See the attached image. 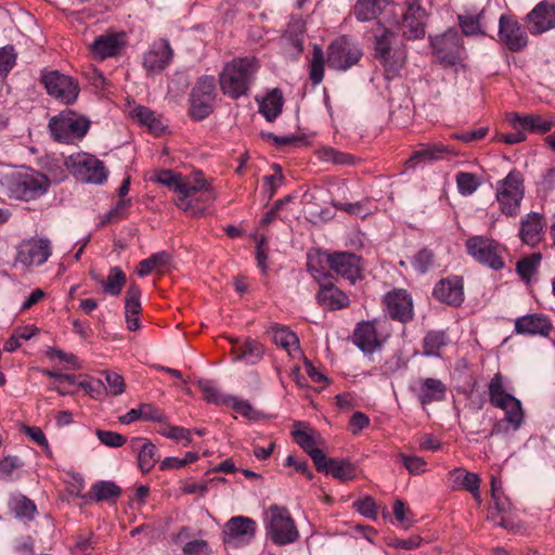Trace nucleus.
I'll use <instances>...</instances> for the list:
<instances>
[{"mask_svg":"<svg viewBox=\"0 0 555 555\" xmlns=\"http://www.w3.org/2000/svg\"><path fill=\"white\" fill-rule=\"evenodd\" d=\"M373 57L379 63L387 80L398 77L405 66L408 49L398 34L377 24L372 30Z\"/></svg>","mask_w":555,"mask_h":555,"instance_id":"f257e3e1","label":"nucleus"},{"mask_svg":"<svg viewBox=\"0 0 555 555\" xmlns=\"http://www.w3.org/2000/svg\"><path fill=\"white\" fill-rule=\"evenodd\" d=\"M152 181L168 186L178 193L176 205L178 208L189 212L191 216H199L203 209L193 204V197L197 193L208 192L210 186L203 178L202 173H197L193 179L183 177L172 170H160L151 178Z\"/></svg>","mask_w":555,"mask_h":555,"instance_id":"f03ea898","label":"nucleus"},{"mask_svg":"<svg viewBox=\"0 0 555 555\" xmlns=\"http://www.w3.org/2000/svg\"><path fill=\"white\" fill-rule=\"evenodd\" d=\"M258 69L254 57H238L227 63L219 74L221 91L232 99L246 95Z\"/></svg>","mask_w":555,"mask_h":555,"instance_id":"7ed1b4c3","label":"nucleus"},{"mask_svg":"<svg viewBox=\"0 0 555 555\" xmlns=\"http://www.w3.org/2000/svg\"><path fill=\"white\" fill-rule=\"evenodd\" d=\"M1 184L10 197L22 201L36 199L46 194L50 188V180L43 173L25 168L4 175Z\"/></svg>","mask_w":555,"mask_h":555,"instance_id":"20e7f679","label":"nucleus"},{"mask_svg":"<svg viewBox=\"0 0 555 555\" xmlns=\"http://www.w3.org/2000/svg\"><path fill=\"white\" fill-rule=\"evenodd\" d=\"M263 525L267 537L276 545H287L299 538L295 521L285 506L270 505L264 511Z\"/></svg>","mask_w":555,"mask_h":555,"instance_id":"39448f33","label":"nucleus"},{"mask_svg":"<svg viewBox=\"0 0 555 555\" xmlns=\"http://www.w3.org/2000/svg\"><path fill=\"white\" fill-rule=\"evenodd\" d=\"M490 403L505 412L504 421L518 429L524 420L521 402L513 395L505 391L503 386V377L496 373L489 383Z\"/></svg>","mask_w":555,"mask_h":555,"instance_id":"423d86ee","label":"nucleus"},{"mask_svg":"<svg viewBox=\"0 0 555 555\" xmlns=\"http://www.w3.org/2000/svg\"><path fill=\"white\" fill-rule=\"evenodd\" d=\"M90 121L74 111H64L49 121V128L59 142L70 143L85 137L89 130Z\"/></svg>","mask_w":555,"mask_h":555,"instance_id":"0eeeda50","label":"nucleus"},{"mask_svg":"<svg viewBox=\"0 0 555 555\" xmlns=\"http://www.w3.org/2000/svg\"><path fill=\"white\" fill-rule=\"evenodd\" d=\"M67 169L80 181L102 184L107 179L104 163L88 153H77L66 158Z\"/></svg>","mask_w":555,"mask_h":555,"instance_id":"6e6552de","label":"nucleus"},{"mask_svg":"<svg viewBox=\"0 0 555 555\" xmlns=\"http://www.w3.org/2000/svg\"><path fill=\"white\" fill-rule=\"evenodd\" d=\"M525 188L521 173L512 170L496 183V201L506 216H516L524 198Z\"/></svg>","mask_w":555,"mask_h":555,"instance_id":"1a4fd4ad","label":"nucleus"},{"mask_svg":"<svg viewBox=\"0 0 555 555\" xmlns=\"http://www.w3.org/2000/svg\"><path fill=\"white\" fill-rule=\"evenodd\" d=\"M217 96L214 76H202L197 79L190 94V116L194 120H203L210 115Z\"/></svg>","mask_w":555,"mask_h":555,"instance_id":"9d476101","label":"nucleus"},{"mask_svg":"<svg viewBox=\"0 0 555 555\" xmlns=\"http://www.w3.org/2000/svg\"><path fill=\"white\" fill-rule=\"evenodd\" d=\"M41 81L47 92L64 104H73L79 95L80 89L77 80L59 70L43 73Z\"/></svg>","mask_w":555,"mask_h":555,"instance_id":"9b49d317","label":"nucleus"},{"mask_svg":"<svg viewBox=\"0 0 555 555\" xmlns=\"http://www.w3.org/2000/svg\"><path fill=\"white\" fill-rule=\"evenodd\" d=\"M427 14L420 0H405L399 26L408 40L422 39L426 34Z\"/></svg>","mask_w":555,"mask_h":555,"instance_id":"f8f14e48","label":"nucleus"},{"mask_svg":"<svg viewBox=\"0 0 555 555\" xmlns=\"http://www.w3.org/2000/svg\"><path fill=\"white\" fill-rule=\"evenodd\" d=\"M387 325L386 319L359 322L352 334L353 344L364 353L375 352L383 344L380 333L386 330Z\"/></svg>","mask_w":555,"mask_h":555,"instance_id":"ddd939ff","label":"nucleus"},{"mask_svg":"<svg viewBox=\"0 0 555 555\" xmlns=\"http://www.w3.org/2000/svg\"><path fill=\"white\" fill-rule=\"evenodd\" d=\"M431 46L440 64L454 66L461 62L464 48L457 30L448 29L442 35L431 38Z\"/></svg>","mask_w":555,"mask_h":555,"instance_id":"4468645a","label":"nucleus"},{"mask_svg":"<svg viewBox=\"0 0 555 555\" xmlns=\"http://www.w3.org/2000/svg\"><path fill=\"white\" fill-rule=\"evenodd\" d=\"M466 248L473 258L491 269L499 270L504 267L502 260L503 249L493 240L474 236L467 240Z\"/></svg>","mask_w":555,"mask_h":555,"instance_id":"2eb2a0df","label":"nucleus"},{"mask_svg":"<svg viewBox=\"0 0 555 555\" xmlns=\"http://www.w3.org/2000/svg\"><path fill=\"white\" fill-rule=\"evenodd\" d=\"M318 261H325L330 269L343 278H360L362 271V259L358 255L349 251H338L330 254L326 251L318 253Z\"/></svg>","mask_w":555,"mask_h":555,"instance_id":"dca6fc26","label":"nucleus"},{"mask_svg":"<svg viewBox=\"0 0 555 555\" xmlns=\"http://www.w3.org/2000/svg\"><path fill=\"white\" fill-rule=\"evenodd\" d=\"M361 56L360 48L340 38L328 47L327 63L332 68L346 70L357 64Z\"/></svg>","mask_w":555,"mask_h":555,"instance_id":"f3484780","label":"nucleus"},{"mask_svg":"<svg viewBox=\"0 0 555 555\" xmlns=\"http://www.w3.org/2000/svg\"><path fill=\"white\" fill-rule=\"evenodd\" d=\"M526 24L531 35H541L555 28V0L539 2L527 15Z\"/></svg>","mask_w":555,"mask_h":555,"instance_id":"a211bd4d","label":"nucleus"},{"mask_svg":"<svg viewBox=\"0 0 555 555\" xmlns=\"http://www.w3.org/2000/svg\"><path fill=\"white\" fill-rule=\"evenodd\" d=\"M51 256V244L47 238L23 241L17 248L16 260L25 267L40 266Z\"/></svg>","mask_w":555,"mask_h":555,"instance_id":"6ab92c4d","label":"nucleus"},{"mask_svg":"<svg viewBox=\"0 0 555 555\" xmlns=\"http://www.w3.org/2000/svg\"><path fill=\"white\" fill-rule=\"evenodd\" d=\"M499 39L511 51H520L528 44V36L522 26L512 16L502 15L499 20Z\"/></svg>","mask_w":555,"mask_h":555,"instance_id":"aec40b11","label":"nucleus"},{"mask_svg":"<svg viewBox=\"0 0 555 555\" xmlns=\"http://www.w3.org/2000/svg\"><path fill=\"white\" fill-rule=\"evenodd\" d=\"M391 319L405 323L413 318V302L406 291L398 288L388 292L383 299Z\"/></svg>","mask_w":555,"mask_h":555,"instance_id":"412c9836","label":"nucleus"},{"mask_svg":"<svg viewBox=\"0 0 555 555\" xmlns=\"http://www.w3.org/2000/svg\"><path fill=\"white\" fill-rule=\"evenodd\" d=\"M173 51L169 42L160 39L151 44L150 49L144 53L143 67L150 75L163 72L171 62Z\"/></svg>","mask_w":555,"mask_h":555,"instance_id":"4be33fe9","label":"nucleus"},{"mask_svg":"<svg viewBox=\"0 0 555 555\" xmlns=\"http://www.w3.org/2000/svg\"><path fill=\"white\" fill-rule=\"evenodd\" d=\"M256 521L245 516H234L224 525L223 532L228 542L248 543L256 534Z\"/></svg>","mask_w":555,"mask_h":555,"instance_id":"5701e85b","label":"nucleus"},{"mask_svg":"<svg viewBox=\"0 0 555 555\" xmlns=\"http://www.w3.org/2000/svg\"><path fill=\"white\" fill-rule=\"evenodd\" d=\"M125 47V34H104L99 36L90 46L89 50L95 60L114 57Z\"/></svg>","mask_w":555,"mask_h":555,"instance_id":"b1692460","label":"nucleus"},{"mask_svg":"<svg viewBox=\"0 0 555 555\" xmlns=\"http://www.w3.org/2000/svg\"><path fill=\"white\" fill-rule=\"evenodd\" d=\"M552 328L550 320L543 314H526L515 320V332L519 335L547 337Z\"/></svg>","mask_w":555,"mask_h":555,"instance_id":"393cba45","label":"nucleus"},{"mask_svg":"<svg viewBox=\"0 0 555 555\" xmlns=\"http://www.w3.org/2000/svg\"><path fill=\"white\" fill-rule=\"evenodd\" d=\"M175 268L172 262V257L167 251H159L153 254L149 258L142 260L135 272L139 275H147V274H156V275H165L170 274Z\"/></svg>","mask_w":555,"mask_h":555,"instance_id":"a878e982","label":"nucleus"},{"mask_svg":"<svg viewBox=\"0 0 555 555\" xmlns=\"http://www.w3.org/2000/svg\"><path fill=\"white\" fill-rule=\"evenodd\" d=\"M463 280H439L433 295L436 299L450 306L457 307L464 300Z\"/></svg>","mask_w":555,"mask_h":555,"instance_id":"bb28decb","label":"nucleus"},{"mask_svg":"<svg viewBox=\"0 0 555 555\" xmlns=\"http://www.w3.org/2000/svg\"><path fill=\"white\" fill-rule=\"evenodd\" d=\"M544 218L538 212L526 215L520 222L519 236L521 241L530 246H535L543 236Z\"/></svg>","mask_w":555,"mask_h":555,"instance_id":"cd10ccee","label":"nucleus"},{"mask_svg":"<svg viewBox=\"0 0 555 555\" xmlns=\"http://www.w3.org/2000/svg\"><path fill=\"white\" fill-rule=\"evenodd\" d=\"M509 121L516 129L537 133H546L555 126V118H543L534 114L519 115L515 113L511 115Z\"/></svg>","mask_w":555,"mask_h":555,"instance_id":"c85d7f7f","label":"nucleus"},{"mask_svg":"<svg viewBox=\"0 0 555 555\" xmlns=\"http://www.w3.org/2000/svg\"><path fill=\"white\" fill-rule=\"evenodd\" d=\"M263 352V346L256 340L246 339L243 343L232 340V354L235 362L240 361L247 365H254L262 359Z\"/></svg>","mask_w":555,"mask_h":555,"instance_id":"c756f323","label":"nucleus"},{"mask_svg":"<svg viewBox=\"0 0 555 555\" xmlns=\"http://www.w3.org/2000/svg\"><path fill=\"white\" fill-rule=\"evenodd\" d=\"M416 396L422 405H427L446 398V385L437 378H421L417 382Z\"/></svg>","mask_w":555,"mask_h":555,"instance_id":"7c9ffc66","label":"nucleus"},{"mask_svg":"<svg viewBox=\"0 0 555 555\" xmlns=\"http://www.w3.org/2000/svg\"><path fill=\"white\" fill-rule=\"evenodd\" d=\"M130 443L133 450H138V465L141 472L149 473L159 460L156 446L141 437L132 438Z\"/></svg>","mask_w":555,"mask_h":555,"instance_id":"2f4dec72","label":"nucleus"},{"mask_svg":"<svg viewBox=\"0 0 555 555\" xmlns=\"http://www.w3.org/2000/svg\"><path fill=\"white\" fill-rule=\"evenodd\" d=\"M141 291L135 284H131L125 297V317L129 331L140 327L139 314L141 312Z\"/></svg>","mask_w":555,"mask_h":555,"instance_id":"473e14b6","label":"nucleus"},{"mask_svg":"<svg viewBox=\"0 0 555 555\" xmlns=\"http://www.w3.org/2000/svg\"><path fill=\"white\" fill-rule=\"evenodd\" d=\"M317 298L322 307L331 310L341 309L349 305L348 296L331 282L320 285Z\"/></svg>","mask_w":555,"mask_h":555,"instance_id":"72a5a7b5","label":"nucleus"},{"mask_svg":"<svg viewBox=\"0 0 555 555\" xmlns=\"http://www.w3.org/2000/svg\"><path fill=\"white\" fill-rule=\"evenodd\" d=\"M447 153H449V150L446 145L439 142H435L431 144L422 145L413 153L408 163L411 167H414L418 163H433L435 160L441 159Z\"/></svg>","mask_w":555,"mask_h":555,"instance_id":"f704fd0d","label":"nucleus"},{"mask_svg":"<svg viewBox=\"0 0 555 555\" xmlns=\"http://www.w3.org/2000/svg\"><path fill=\"white\" fill-rule=\"evenodd\" d=\"M388 3V0H358L353 13L360 22L373 21L384 11Z\"/></svg>","mask_w":555,"mask_h":555,"instance_id":"c9c22d12","label":"nucleus"},{"mask_svg":"<svg viewBox=\"0 0 555 555\" xmlns=\"http://www.w3.org/2000/svg\"><path fill=\"white\" fill-rule=\"evenodd\" d=\"M121 494V489L113 481H98L92 485L89 498L95 502L116 501Z\"/></svg>","mask_w":555,"mask_h":555,"instance_id":"e433bc0d","label":"nucleus"},{"mask_svg":"<svg viewBox=\"0 0 555 555\" xmlns=\"http://www.w3.org/2000/svg\"><path fill=\"white\" fill-rule=\"evenodd\" d=\"M9 506L15 517L22 519L33 520L37 513L35 503L22 494L12 496Z\"/></svg>","mask_w":555,"mask_h":555,"instance_id":"4c0bfd02","label":"nucleus"},{"mask_svg":"<svg viewBox=\"0 0 555 555\" xmlns=\"http://www.w3.org/2000/svg\"><path fill=\"white\" fill-rule=\"evenodd\" d=\"M317 154L320 160L337 166H351L356 163V157L353 155L338 151L332 146H323L317 152Z\"/></svg>","mask_w":555,"mask_h":555,"instance_id":"58836bf2","label":"nucleus"},{"mask_svg":"<svg viewBox=\"0 0 555 555\" xmlns=\"http://www.w3.org/2000/svg\"><path fill=\"white\" fill-rule=\"evenodd\" d=\"M283 106V96L279 90H273L260 103L259 111L267 120H274L281 113Z\"/></svg>","mask_w":555,"mask_h":555,"instance_id":"ea45409f","label":"nucleus"},{"mask_svg":"<svg viewBox=\"0 0 555 555\" xmlns=\"http://www.w3.org/2000/svg\"><path fill=\"white\" fill-rule=\"evenodd\" d=\"M449 344V337L444 331H430L423 339V352L425 356H439V349Z\"/></svg>","mask_w":555,"mask_h":555,"instance_id":"a19ab883","label":"nucleus"},{"mask_svg":"<svg viewBox=\"0 0 555 555\" xmlns=\"http://www.w3.org/2000/svg\"><path fill=\"white\" fill-rule=\"evenodd\" d=\"M133 117L142 125H145L149 130L155 134H160L165 126L155 113L145 106H137L132 111Z\"/></svg>","mask_w":555,"mask_h":555,"instance_id":"79ce46f5","label":"nucleus"},{"mask_svg":"<svg viewBox=\"0 0 555 555\" xmlns=\"http://www.w3.org/2000/svg\"><path fill=\"white\" fill-rule=\"evenodd\" d=\"M454 482L463 489L469 491L476 499H479V483L480 479L477 474L466 472L462 468L452 472Z\"/></svg>","mask_w":555,"mask_h":555,"instance_id":"37998d69","label":"nucleus"},{"mask_svg":"<svg viewBox=\"0 0 555 555\" xmlns=\"http://www.w3.org/2000/svg\"><path fill=\"white\" fill-rule=\"evenodd\" d=\"M328 473L340 481H348L356 477L357 468L347 460L330 459Z\"/></svg>","mask_w":555,"mask_h":555,"instance_id":"c03bdc74","label":"nucleus"},{"mask_svg":"<svg viewBox=\"0 0 555 555\" xmlns=\"http://www.w3.org/2000/svg\"><path fill=\"white\" fill-rule=\"evenodd\" d=\"M272 340L275 345L283 347L291 352L292 347L299 348V339L297 335L285 326H272Z\"/></svg>","mask_w":555,"mask_h":555,"instance_id":"a18cd8bd","label":"nucleus"},{"mask_svg":"<svg viewBox=\"0 0 555 555\" xmlns=\"http://www.w3.org/2000/svg\"><path fill=\"white\" fill-rule=\"evenodd\" d=\"M455 181L457 190L463 196L472 195L481 184L477 175L464 171L456 173Z\"/></svg>","mask_w":555,"mask_h":555,"instance_id":"49530a36","label":"nucleus"},{"mask_svg":"<svg viewBox=\"0 0 555 555\" xmlns=\"http://www.w3.org/2000/svg\"><path fill=\"white\" fill-rule=\"evenodd\" d=\"M197 384L208 402L215 404L228 403L229 396L223 395L212 380L199 379Z\"/></svg>","mask_w":555,"mask_h":555,"instance_id":"de8ad7c7","label":"nucleus"},{"mask_svg":"<svg viewBox=\"0 0 555 555\" xmlns=\"http://www.w3.org/2000/svg\"><path fill=\"white\" fill-rule=\"evenodd\" d=\"M541 254L535 253L517 261L516 271L520 278H531L541 262Z\"/></svg>","mask_w":555,"mask_h":555,"instance_id":"09e8293b","label":"nucleus"},{"mask_svg":"<svg viewBox=\"0 0 555 555\" xmlns=\"http://www.w3.org/2000/svg\"><path fill=\"white\" fill-rule=\"evenodd\" d=\"M17 53L13 46H4L0 48V79L8 76L16 64Z\"/></svg>","mask_w":555,"mask_h":555,"instance_id":"8fccbe9b","label":"nucleus"},{"mask_svg":"<svg viewBox=\"0 0 555 555\" xmlns=\"http://www.w3.org/2000/svg\"><path fill=\"white\" fill-rule=\"evenodd\" d=\"M324 77V55L319 47H314L312 60L310 62V79L314 85H319Z\"/></svg>","mask_w":555,"mask_h":555,"instance_id":"3c124183","label":"nucleus"},{"mask_svg":"<svg viewBox=\"0 0 555 555\" xmlns=\"http://www.w3.org/2000/svg\"><path fill=\"white\" fill-rule=\"evenodd\" d=\"M434 262V254L431 250L424 248L420 250L413 258L412 264L418 274L427 273Z\"/></svg>","mask_w":555,"mask_h":555,"instance_id":"603ef678","label":"nucleus"},{"mask_svg":"<svg viewBox=\"0 0 555 555\" xmlns=\"http://www.w3.org/2000/svg\"><path fill=\"white\" fill-rule=\"evenodd\" d=\"M399 459L410 474L418 475L426 470L427 463L420 456L400 453Z\"/></svg>","mask_w":555,"mask_h":555,"instance_id":"864d4df0","label":"nucleus"},{"mask_svg":"<svg viewBox=\"0 0 555 555\" xmlns=\"http://www.w3.org/2000/svg\"><path fill=\"white\" fill-rule=\"evenodd\" d=\"M272 169L275 171L274 175L266 176L263 178L264 181V192L267 193L269 198H272L275 194L278 188L282 184L284 177L281 173V167L278 164L272 165Z\"/></svg>","mask_w":555,"mask_h":555,"instance_id":"5fc2aeb1","label":"nucleus"},{"mask_svg":"<svg viewBox=\"0 0 555 555\" xmlns=\"http://www.w3.org/2000/svg\"><path fill=\"white\" fill-rule=\"evenodd\" d=\"M103 374L105 375L108 393L119 396L125 391V380L121 375L109 371H105Z\"/></svg>","mask_w":555,"mask_h":555,"instance_id":"6e6d98bb","label":"nucleus"},{"mask_svg":"<svg viewBox=\"0 0 555 555\" xmlns=\"http://www.w3.org/2000/svg\"><path fill=\"white\" fill-rule=\"evenodd\" d=\"M95 435L106 447L118 448L126 442V438L116 431L98 429Z\"/></svg>","mask_w":555,"mask_h":555,"instance_id":"4d7b16f0","label":"nucleus"},{"mask_svg":"<svg viewBox=\"0 0 555 555\" xmlns=\"http://www.w3.org/2000/svg\"><path fill=\"white\" fill-rule=\"evenodd\" d=\"M141 417L143 421L164 423L166 416L164 413L152 403H142L139 405Z\"/></svg>","mask_w":555,"mask_h":555,"instance_id":"13d9d810","label":"nucleus"},{"mask_svg":"<svg viewBox=\"0 0 555 555\" xmlns=\"http://www.w3.org/2000/svg\"><path fill=\"white\" fill-rule=\"evenodd\" d=\"M296 443L308 454L311 450H315V440L311 433L307 430L297 429L293 431Z\"/></svg>","mask_w":555,"mask_h":555,"instance_id":"bf43d9fd","label":"nucleus"},{"mask_svg":"<svg viewBox=\"0 0 555 555\" xmlns=\"http://www.w3.org/2000/svg\"><path fill=\"white\" fill-rule=\"evenodd\" d=\"M228 403H230L233 408V410L249 418V420H254L256 416V411L254 410V408L251 406V404L246 401V400H241V399H237L235 397H232V396H229V399H228Z\"/></svg>","mask_w":555,"mask_h":555,"instance_id":"052dcab7","label":"nucleus"},{"mask_svg":"<svg viewBox=\"0 0 555 555\" xmlns=\"http://www.w3.org/2000/svg\"><path fill=\"white\" fill-rule=\"evenodd\" d=\"M304 41L301 37L295 35H283L282 42L286 52L291 55H299L304 51Z\"/></svg>","mask_w":555,"mask_h":555,"instance_id":"680f3d73","label":"nucleus"},{"mask_svg":"<svg viewBox=\"0 0 555 555\" xmlns=\"http://www.w3.org/2000/svg\"><path fill=\"white\" fill-rule=\"evenodd\" d=\"M460 26L462 31L466 36L481 34L480 29V16H460Z\"/></svg>","mask_w":555,"mask_h":555,"instance_id":"e2e57ef3","label":"nucleus"},{"mask_svg":"<svg viewBox=\"0 0 555 555\" xmlns=\"http://www.w3.org/2000/svg\"><path fill=\"white\" fill-rule=\"evenodd\" d=\"M185 555H208L210 550L205 540H193L184 544L182 548Z\"/></svg>","mask_w":555,"mask_h":555,"instance_id":"0e129e2a","label":"nucleus"},{"mask_svg":"<svg viewBox=\"0 0 555 555\" xmlns=\"http://www.w3.org/2000/svg\"><path fill=\"white\" fill-rule=\"evenodd\" d=\"M491 494L494 501L495 508L499 512H505L508 508V504L501 499L502 487L501 481L494 476L491 477Z\"/></svg>","mask_w":555,"mask_h":555,"instance_id":"69168bd1","label":"nucleus"},{"mask_svg":"<svg viewBox=\"0 0 555 555\" xmlns=\"http://www.w3.org/2000/svg\"><path fill=\"white\" fill-rule=\"evenodd\" d=\"M160 434L173 440H186V443L191 442V430L183 427L169 426L162 430Z\"/></svg>","mask_w":555,"mask_h":555,"instance_id":"338daca9","label":"nucleus"},{"mask_svg":"<svg viewBox=\"0 0 555 555\" xmlns=\"http://www.w3.org/2000/svg\"><path fill=\"white\" fill-rule=\"evenodd\" d=\"M356 509L365 517L376 516V504L371 496H366L363 500L354 502Z\"/></svg>","mask_w":555,"mask_h":555,"instance_id":"774afa93","label":"nucleus"}]
</instances>
